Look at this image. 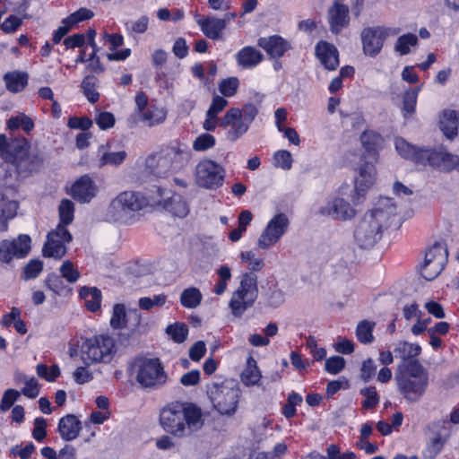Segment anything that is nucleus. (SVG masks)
<instances>
[{
  "mask_svg": "<svg viewBox=\"0 0 459 459\" xmlns=\"http://www.w3.org/2000/svg\"><path fill=\"white\" fill-rule=\"evenodd\" d=\"M396 204L390 197L380 196L365 212L354 230V239L362 248L373 247L397 219Z\"/></svg>",
  "mask_w": 459,
  "mask_h": 459,
  "instance_id": "f257e3e1",
  "label": "nucleus"
},
{
  "mask_svg": "<svg viewBox=\"0 0 459 459\" xmlns=\"http://www.w3.org/2000/svg\"><path fill=\"white\" fill-rule=\"evenodd\" d=\"M160 425L177 438H186L202 429L204 416L201 407L193 403H171L160 412Z\"/></svg>",
  "mask_w": 459,
  "mask_h": 459,
  "instance_id": "f03ea898",
  "label": "nucleus"
},
{
  "mask_svg": "<svg viewBox=\"0 0 459 459\" xmlns=\"http://www.w3.org/2000/svg\"><path fill=\"white\" fill-rule=\"evenodd\" d=\"M141 192L126 190L111 199L103 212V221L117 225H132L139 221V213L149 205Z\"/></svg>",
  "mask_w": 459,
  "mask_h": 459,
  "instance_id": "7ed1b4c3",
  "label": "nucleus"
},
{
  "mask_svg": "<svg viewBox=\"0 0 459 459\" xmlns=\"http://www.w3.org/2000/svg\"><path fill=\"white\" fill-rule=\"evenodd\" d=\"M0 157L13 165L20 174L37 171L42 164L41 156L31 150L30 143L24 137L8 139L0 134Z\"/></svg>",
  "mask_w": 459,
  "mask_h": 459,
  "instance_id": "20e7f679",
  "label": "nucleus"
},
{
  "mask_svg": "<svg viewBox=\"0 0 459 459\" xmlns=\"http://www.w3.org/2000/svg\"><path fill=\"white\" fill-rule=\"evenodd\" d=\"M398 390L409 402L420 400L429 385V372L418 361L402 362L394 377Z\"/></svg>",
  "mask_w": 459,
  "mask_h": 459,
  "instance_id": "39448f33",
  "label": "nucleus"
},
{
  "mask_svg": "<svg viewBox=\"0 0 459 459\" xmlns=\"http://www.w3.org/2000/svg\"><path fill=\"white\" fill-rule=\"evenodd\" d=\"M258 114L255 105L247 103L242 108H230L221 118L220 126L225 129V138L235 143L249 130Z\"/></svg>",
  "mask_w": 459,
  "mask_h": 459,
  "instance_id": "423d86ee",
  "label": "nucleus"
},
{
  "mask_svg": "<svg viewBox=\"0 0 459 459\" xmlns=\"http://www.w3.org/2000/svg\"><path fill=\"white\" fill-rule=\"evenodd\" d=\"M207 395L212 408L222 416H233L238 410L241 391L237 383L225 380L207 387Z\"/></svg>",
  "mask_w": 459,
  "mask_h": 459,
  "instance_id": "0eeeda50",
  "label": "nucleus"
},
{
  "mask_svg": "<svg viewBox=\"0 0 459 459\" xmlns=\"http://www.w3.org/2000/svg\"><path fill=\"white\" fill-rule=\"evenodd\" d=\"M136 382L143 388H157L167 382L168 377L157 358H138L132 364Z\"/></svg>",
  "mask_w": 459,
  "mask_h": 459,
  "instance_id": "6e6552de",
  "label": "nucleus"
},
{
  "mask_svg": "<svg viewBox=\"0 0 459 459\" xmlns=\"http://www.w3.org/2000/svg\"><path fill=\"white\" fill-rule=\"evenodd\" d=\"M352 192L350 187L342 186L336 195L329 197L318 208V214L337 221H350L356 215L355 206L351 201Z\"/></svg>",
  "mask_w": 459,
  "mask_h": 459,
  "instance_id": "1a4fd4ad",
  "label": "nucleus"
},
{
  "mask_svg": "<svg viewBox=\"0 0 459 459\" xmlns=\"http://www.w3.org/2000/svg\"><path fill=\"white\" fill-rule=\"evenodd\" d=\"M82 359L87 363L111 361L116 353V342L108 334L95 335L87 339L82 345Z\"/></svg>",
  "mask_w": 459,
  "mask_h": 459,
  "instance_id": "9d476101",
  "label": "nucleus"
},
{
  "mask_svg": "<svg viewBox=\"0 0 459 459\" xmlns=\"http://www.w3.org/2000/svg\"><path fill=\"white\" fill-rule=\"evenodd\" d=\"M256 276L250 273L242 275L239 286L232 293L229 307L235 317H240L257 298Z\"/></svg>",
  "mask_w": 459,
  "mask_h": 459,
  "instance_id": "9b49d317",
  "label": "nucleus"
},
{
  "mask_svg": "<svg viewBox=\"0 0 459 459\" xmlns=\"http://www.w3.org/2000/svg\"><path fill=\"white\" fill-rule=\"evenodd\" d=\"M194 176L197 186L206 190H216L222 186L226 170L217 161L205 158L197 162Z\"/></svg>",
  "mask_w": 459,
  "mask_h": 459,
  "instance_id": "f8f14e48",
  "label": "nucleus"
},
{
  "mask_svg": "<svg viewBox=\"0 0 459 459\" xmlns=\"http://www.w3.org/2000/svg\"><path fill=\"white\" fill-rule=\"evenodd\" d=\"M289 216L284 212L273 214L259 234L256 247L260 250H269L276 246L290 229Z\"/></svg>",
  "mask_w": 459,
  "mask_h": 459,
  "instance_id": "ddd939ff",
  "label": "nucleus"
},
{
  "mask_svg": "<svg viewBox=\"0 0 459 459\" xmlns=\"http://www.w3.org/2000/svg\"><path fill=\"white\" fill-rule=\"evenodd\" d=\"M398 32V29L383 26L365 28L361 32L363 53L371 57L377 56L382 50L385 40Z\"/></svg>",
  "mask_w": 459,
  "mask_h": 459,
  "instance_id": "4468645a",
  "label": "nucleus"
},
{
  "mask_svg": "<svg viewBox=\"0 0 459 459\" xmlns=\"http://www.w3.org/2000/svg\"><path fill=\"white\" fill-rule=\"evenodd\" d=\"M447 260V250L443 244L433 245L425 254L424 261L420 265V274L427 281L437 277Z\"/></svg>",
  "mask_w": 459,
  "mask_h": 459,
  "instance_id": "2eb2a0df",
  "label": "nucleus"
},
{
  "mask_svg": "<svg viewBox=\"0 0 459 459\" xmlns=\"http://www.w3.org/2000/svg\"><path fill=\"white\" fill-rule=\"evenodd\" d=\"M357 176L354 180L351 201L359 204L364 199L367 192L373 186L377 179V171L372 162L365 161L357 168Z\"/></svg>",
  "mask_w": 459,
  "mask_h": 459,
  "instance_id": "dca6fc26",
  "label": "nucleus"
},
{
  "mask_svg": "<svg viewBox=\"0 0 459 459\" xmlns=\"http://www.w3.org/2000/svg\"><path fill=\"white\" fill-rule=\"evenodd\" d=\"M72 240V236L67 229L61 224L48 233V240L44 246L45 256L60 259L66 253L65 244Z\"/></svg>",
  "mask_w": 459,
  "mask_h": 459,
  "instance_id": "f3484780",
  "label": "nucleus"
},
{
  "mask_svg": "<svg viewBox=\"0 0 459 459\" xmlns=\"http://www.w3.org/2000/svg\"><path fill=\"white\" fill-rule=\"evenodd\" d=\"M30 238L21 234L16 239L4 240L0 244V261L9 263L13 257H23L30 249Z\"/></svg>",
  "mask_w": 459,
  "mask_h": 459,
  "instance_id": "a211bd4d",
  "label": "nucleus"
},
{
  "mask_svg": "<svg viewBox=\"0 0 459 459\" xmlns=\"http://www.w3.org/2000/svg\"><path fill=\"white\" fill-rule=\"evenodd\" d=\"M455 160H457V155L449 153L442 148L425 147L420 165L429 166L440 171H451V166Z\"/></svg>",
  "mask_w": 459,
  "mask_h": 459,
  "instance_id": "6ab92c4d",
  "label": "nucleus"
},
{
  "mask_svg": "<svg viewBox=\"0 0 459 459\" xmlns=\"http://www.w3.org/2000/svg\"><path fill=\"white\" fill-rule=\"evenodd\" d=\"M162 151L174 173L184 169L189 163L192 155L189 147L179 142L172 143Z\"/></svg>",
  "mask_w": 459,
  "mask_h": 459,
  "instance_id": "aec40b11",
  "label": "nucleus"
},
{
  "mask_svg": "<svg viewBox=\"0 0 459 459\" xmlns=\"http://www.w3.org/2000/svg\"><path fill=\"white\" fill-rule=\"evenodd\" d=\"M158 193L160 196V199L156 201L158 205L179 218H184L188 214V204L180 195L160 189L158 190Z\"/></svg>",
  "mask_w": 459,
  "mask_h": 459,
  "instance_id": "412c9836",
  "label": "nucleus"
},
{
  "mask_svg": "<svg viewBox=\"0 0 459 459\" xmlns=\"http://www.w3.org/2000/svg\"><path fill=\"white\" fill-rule=\"evenodd\" d=\"M98 193V186L88 175L82 176L71 187V195L78 202L85 204L93 199Z\"/></svg>",
  "mask_w": 459,
  "mask_h": 459,
  "instance_id": "4be33fe9",
  "label": "nucleus"
},
{
  "mask_svg": "<svg viewBox=\"0 0 459 459\" xmlns=\"http://www.w3.org/2000/svg\"><path fill=\"white\" fill-rule=\"evenodd\" d=\"M257 45L274 59L281 57L291 48V44L279 35L262 37L258 39Z\"/></svg>",
  "mask_w": 459,
  "mask_h": 459,
  "instance_id": "5701e85b",
  "label": "nucleus"
},
{
  "mask_svg": "<svg viewBox=\"0 0 459 459\" xmlns=\"http://www.w3.org/2000/svg\"><path fill=\"white\" fill-rule=\"evenodd\" d=\"M145 170L155 178H166L173 174L163 151L149 155L145 160Z\"/></svg>",
  "mask_w": 459,
  "mask_h": 459,
  "instance_id": "b1692460",
  "label": "nucleus"
},
{
  "mask_svg": "<svg viewBox=\"0 0 459 459\" xmlns=\"http://www.w3.org/2000/svg\"><path fill=\"white\" fill-rule=\"evenodd\" d=\"M195 22L201 31L209 39L218 40L221 39L222 31L226 28V19L216 17L196 16Z\"/></svg>",
  "mask_w": 459,
  "mask_h": 459,
  "instance_id": "393cba45",
  "label": "nucleus"
},
{
  "mask_svg": "<svg viewBox=\"0 0 459 459\" xmlns=\"http://www.w3.org/2000/svg\"><path fill=\"white\" fill-rule=\"evenodd\" d=\"M82 430V422L74 414H67L62 417L57 425V431L65 441L76 439Z\"/></svg>",
  "mask_w": 459,
  "mask_h": 459,
  "instance_id": "a878e982",
  "label": "nucleus"
},
{
  "mask_svg": "<svg viewBox=\"0 0 459 459\" xmlns=\"http://www.w3.org/2000/svg\"><path fill=\"white\" fill-rule=\"evenodd\" d=\"M316 55L327 70H335L339 65L338 50L326 41H320L316 47Z\"/></svg>",
  "mask_w": 459,
  "mask_h": 459,
  "instance_id": "bb28decb",
  "label": "nucleus"
},
{
  "mask_svg": "<svg viewBox=\"0 0 459 459\" xmlns=\"http://www.w3.org/2000/svg\"><path fill=\"white\" fill-rule=\"evenodd\" d=\"M328 19L331 31L336 34L339 33L349 24L348 6L337 2L334 3L329 9Z\"/></svg>",
  "mask_w": 459,
  "mask_h": 459,
  "instance_id": "cd10ccee",
  "label": "nucleus"
},
{
  "mask_svg": "<svg viewBox=\"0 0 459 459\" xmlns=\"http://www.w3.org/2000/svg\"><path fill=\"white\" fill-rule=\"evenodd\" d=\"M102 39L104 43L108 45V48L111 53L107 54V58L109 61H123L126 60L131 54V50L129 48L122 49L118 52H114L117 48L121 47L124 43V38L120 34H108L107 32L103 33Z\"/></svg>",
  "mask_w": 459,
  "mask_h": 459,
  "instance_id": "c85d7f7f",
  "label": "nucleus"
},
{
  "mask_svg": "<svg viewBox=\"0 0 459 459\" xmlns=\"http://www.w3.org/2000/svg\"><path fill=\"white\" fill-rule=\"evenodd\" d=\"M13 381L17 385H22L21 391H19L21 395L22 394L29 399H34L39 396L40 385L36 377L16 371L13 374Z\"/></svg>",
  "mask_w": 459,
  "mask_h": 459,
  "instance_id": "c756f323",
  "label": "nucleus"
},
{
  "mask_svg": "<svg viewBox=\"0 0 459 459\" xmlns=\"http://www.w3.org/2000/svg\"><path fill=\"white\" fill-rule=\"evenodd\" d=\"M394 148L401 157L420 165L425 147L415 146L408 143L403 137H395Z\"/></svg>",
  "mask_w": 459,
  "mask_h": 459,
  "instance_id": "7c9ffc66",
  "label": "nucleus"
},
{
  "mask_svg": "<svg viewBox=\"0 0 459 459\" xmlns=\"http://www.w3.org/2000/svg\"><path fill=\"white\" fill-rule=\"evenodd\" d=\"M237 64L244 68L250 69L255 67L263 60V54L254 47H244L236 54Z\"/></svg>",
  "mask_w": 459,
  "mask_h": 459,
  "instance_id": "2f4dec72",
  "label": "nucleus"
},
{
  "mask_svg": "<svg viewBox=\"0 0 459 459\" xmlns=\"http://www.w3.org/2000/svg\"><path fill=\"white\" fill-rule=\"evenodd\" d=\"M438 126L446 138H455L458 128L457 113L455 110L445 109L439 117Z\"/></svg>",
  "mask_w": 459,
  "mask_h": 459,
  "instance_id": "473e14b6",
  "label": "nucleus"
},
{
  "mask_svg": "<svg viewBox=\"0 0 459 459\" xmlns=\"http://www.w3.org/2000/svg\"><path fill=\"white\" fill-rule=\"evenodd\" d=\"M79 295L84 300L88 310L96 312L100 308L102 295L101 291L96 287L83 286L81 288Z\"/></svg>",
  "mask_w": 459,
  "mask_h": 459,
  "instance_id": "72a5a7b5",
  "label": "nucleus"
},
{
  "mask_svg": "<svg viewBox=\"0 0 459 459\" xmlns=\"http://www.w3.org/2000/svg\"><path fill=\"white\" fill-rule=\"evenodd\" d=\"M421 348L419 344L404 341L398 342L394 349V356L401 359L402 362H410L409 359L418 357Z\"/></svg>",
  "mask_w": 459,
  "mask_h": 459,
  "instance_id": "f704fd0d",
  "label": "nucleus"
},
{
  "mask_svg": "<svg viewBox=\"0 0 459 459\" xmlns=\"http://www.w3.org/2000/svg\"><path fill=\"white\" fill-rule=\"evenodd\" d=\"M18 210V204L15 201L5 199L4 196L0 199V230L7 229L9 220L15 217Z\"/></svg>",
  "mask_w": 459,
  "mask_h": 459,
  "instance_id": "c9c22d12",
  "label": "nucleus"
},
{
  "mask_svg": "<svg viewBox=\"0 0 459 459\" xmlns=\"http://www.w3.org/2000/svg\"><path fill=\"white\" fill-rule=\"evenodd\" d=\"M450 437V433H438L432 437L427 445L423 452L424 457L428 459H434L442 451L444 446L446 444Z\"/></svg>",
  "mask_w": 459,
  "mask_h": 459,
  "instance_id": "e433bc0d",
  "label": "nucleus"
},
{
  "mask_svg": "<svg viewBox=\"0 0 459 459\" xmlns=\"http://www.w3.org/2000/svg\"><path fill=\"white\" fill-rule=\"evenodd\" d=\"M4 79L8 91L12 92H19L27 85L28 74L23 72L14 71L6 74Z\"/></svg>",
  "mask_w": 459,
  "mask_h": 459,
  "instance_id": "4c0bfd02",
  "label": "nucleus"
},
{
  "mask_svg": "<svg viewBox=\"0 0 459 459\" xmlns=\"http://www.w3.org/2000/svg\"><path fill=\"white\" fill-rule=\"evenodd\" d=\"M261 372L257 367V363L253 357H248L247 366L241 374V381L246 385H254L261 379Z\"/></svg>",
  "mask_w": 459,
  "mask_h": 459,
  "instance_id": "58836bf2",
  "label": "nucleus"
},
{
  "mask_svg": "<svg viewBox=\"0 0 459 459\" xmlns=\"http://www.w3.org/2000/svg\"><path fill=\"white\" fill-rule=\"evenodd\" d=\"M203 299V295L199 289L195 287H190L185 289L179 298V301L182 307L193 309L196 308Z\"/></svg>",
  "mask_w": 459,
  "mask_h": 459,
  "instance_id": "ea45409f",
  "label": "nucleus"
},
{
  "mask_svg": "<svg viewBox=\"0 0 459 459\" xmlns=\"http://www.w3.org/2000/svg\"><path fill=\"white\" fill-rule=\"evenodd\" d=\"M100 166H118L122 164L127 157L126 151L121 150L118 152L105 151L104 146L100 149Z\"/></svg>",
  "mask_w": 459,
  "mask_h": 459,
  "instance_id": "a19ab883",
  "label": "nucleus"
},
{
  "mask_svg": "<svg viewBox=\"0 0 459 459\" xmlns=\"http://www.w3.org/2000/svg\"><path fill=\"white\" fill-rule=\"evenodd\" d=\"M360 141L368 152H377L383 144V137L373 130H366L360 136Z\"/></svg>",
  "mask_w": 459,
  "mask_h": 459,
  "instance_id": "79ce46f5",
  "label": "nucleus"
},
{
  "mask_svg": "<svg viewBox=\"0 0 459 459\" xmlns=\"http://www.w3.org/2000/svg\"><path fill=\"white\" fill-rule=\"evenodd\" d=\"M167 111L163 108H153L143 112L140 119L148 126L160 125L165 121Z\"/></svg>",
  "mask_w": 459,
  "mask_h": 459,
  "instance_id": "37998d69",
  "label": "nucleus"
},
{
  "mask_svg": "<svg viewBox=\"0 0 459 459\" xmlns=\"http://www.w3.org/2000/svg\"><path fill=\"white\" fill-rule=\"evenodd\" d=\"M418 44V37L412 33H407L400 36L394 45L395 52L401 56L407 55L411 52V48Z\"/></svg>",
  "mask_w": 459,
  "mask_h": 459,
  "instance_id": "c03bdc74",
  "label": "nucleus"
},
{
  "mask_svg": "<svg viewBox=\"0 0 459 459\" xmlns=\"http://www.w3.org/2000/svg\"><path fill=\"white\" fill-rule=\"evenodd\" d=\"M375 323L368 320L360 321L356 327L357 339L364 344L371 343L374 341L373 329Z\"/></svg>",
  "mask_w": 459,
  "mask_h": 459,
  "instance_id": "a18cd8bd",
  "label": "nucleus"
},
{
  "mask_svg": "<svg viewBox=\"0 0 459 459\" xmlns=\"http://www.w3.org/2000/svg\"><path fill=\"white\" fill-rule=\"evenodd\" d=\"M82 92L87 100L95 103L100 99V94L97 91V79L93 76H86L81 84Z\"/></svg>",
  "mask_w": 459,
  "mask_h": 459,
  "instance_id": "49530a36",
  "label": "nucleus"
},
{
  "mask_svg": "<svg viewBox=\"0 0 459 459\" xmlns=\"http://www.w3.org/2000/svg\"><path fill=\"white\" fill-rule=\"evenodd\" d=\"M419 90L408 89L403 95V117L411 116L415 112Z\"/></svg>",
  "mask_w": 459,
  "mask_h": 459,
  "instance_id": "de8ad7c7",
  "label": "nucleus"
},
{
  "mask_svg": "<svg viewBox=\"0 0 459 459\" xmlns=\"http://www.w3.org/2000/svg\"><path fill=\"white\" fill-rule=\"evenodd\" d=\"M216 144L215 137L209 133H202L193 142V150L197 152L212 149Z\"/></svg>",
  "mask_w": 459,
  "mask_h": 459,
  "instance_id": "09e8293b",
  "label": "nucleus"
},
{
  "mask_svg": "<svg viewBox=\"0 0 459 459\" xmlns=\"http://www.w3.org/2000/svg\"><path fill=\"white\" fill-rule=\"evenodd\" d=\"M166 333L175 342L182 343L187 337L188 328L186 324L176 322L167 326Z\"/></svg>",
  "mask_w": 459,
  "mask_h": 459,
  "instance_id": "8fccbe9b",
  "label": "nucleus"
},
{
  "mask_svg": "<svg viewBox=\"0 0 459 459\" xmlns=\"http://www.w3.org/2000/svg\"><path fill=\"white\" fill-rule=\"evenodd\" d=\"M20 126L22 128L24 132L29 133L33 129L34 123L28 116L22 113L8 119V129L15 130L18 129Z\"/></svg>",
  "mask_w": 459,
  "mask_h": 459,
  "instance_id": "3c124183",
  "label": "nucleus"
},
{
  "mask_svg": "<svg viewBox=\"0 0 459 459\" xmlns=\"http://www.w3.org/2000/svg\"><path fill=\"white\" fill-rule=\"evenodd\" d=\"M239 258L241 263L247 264L248 269L251 272L261 271L264 267L263 259L256 256L252 250L242 251L239 254Z\"/></svg>",
  "mask_w": 459,
  "mask_h": 459,
  "instance_id": "603ef678",
  "label": "nucleus"
},
{
  "mask_svg": "<svg viewBox=\"0 0 459 459\" xmlns=\"http://www.w3.org/2000/svg\"><path fill=\"white\" fill-rule=\"evenodd\" d=\"M167 303V295L158 294L153 297H143L138 300L141 309L151 310L154 307H161Z\"/></svg>",
  "mask_w": 459,
  "mask_h": 459,
  "instance_id": "864d4df0",
  "label": "nucleus"
},
{
  "mask_svg": "<svg viewBox=\"0 0 459 459\" xmlns=\"http://www.w3.org/2000/svg\"><path fill=\"white\" fill-rule=\"evenodd\" d=\"M74 205L71 200L64 199L59 204V218L61 225L65 227L74 220Z\"/></svg>",
  "mask_w": 459,
  "mask_h": 459,
  "instance_id": "5fc2aeb1",
  "label": "nucleus"
},
{
  "mask_svg": "<svg viewBox=\"0 0 459 459\" xmlns=\"http://www.w3.org/2000/svg\"><path fill=\"white\" fill-rule=\"evenodd\" d=\"M21 393L13 388L6 389L2 395L0 401V412L9 411L13 404L19 400Z\"/></svg>",
  "mask_w": 459,
  "mask_h": 459,
  "instance_id": "6e6d98bb",
  "label": "nucleus"
},
{
  "mask_svg": "<svg viewBox=\"0 0 459 459\" xmlns=\"http://www.w3.org/2000/svg\"><path fill=\"white\" fill-rule=\"evenodd\" d=\"M288 446L284 442L276 444L270 451L257 452L255 459H281L287 453Z\"/></svg>",
  "mask_w": 459,
  "mask_h": 459,
  "instance_id": "4d7b16f0",
  "label": "nucleus"
},
{
  "mask_svg": "<svg viewBox=\"0 0 459 459\" xmlns=\"http://www.w3.org/2000/svg\"><path fill=\"white\" fill-rule=\"evenodd\" d=\"M37 375L47 380L48 382H54L60 376V368L57 365H52L48 368L46 364H38L36 367Z\"/></svg>",
  "mask_w": 459,
  "mask_h": 459,
  "instance_id": "13d9d810",
  "label": "nucleus"
},
{
  "mask_svg": "<svg viewBox=\"0 0 459 459\" xmlns=\"http://www.w3.org/2000/svg\"><path fill=\"white\" fill-rule=\"evenodd\" d=\"M273 166L276 168H280L283 170H289L292 166V156L291 153L286 150H279L274 152L273 157Z\"/></svg>",
  "mask_w": 459,
  "mask_h": 459,
  "instance_id": "bf43d9fd",
  "label": "nucleus"
},
{
  "mask_svg": "<svg viewBox=\"0 0 459 459\" xmlns=\"http://www.w3.org/2000/svg\"><path fill=\"white\" fill-rule=\"evenodd\" d=\"M59 272L61 276L69 283H74L80 278V272L69 260H66L62 264Z\"/></svg>",
  "mask_w": 459,
  "mask_h": 459,
  "instance_id": "052dcab7",
  "label": "nucleus"
},
{
  "mask_svg": "<svg viewBox=\"0 0 459 459\" xmlns=\"http://www.w3.org/2000/svg\"><path fill=\"white\" fill-rule=\"evenodd\" d=\"M110 325L114 329H122L126 326V307L123 304H116L113 307Z\"/></svg>",
  "mask_w": 459,
  "mask_h": 459,
  "instance_id": "680f3d73",
  "label": "nucleus"
},
{
  "mask_svg": "<svg viewBox=\"0 0 459 459\" xmlns=\"http://www.w3.org/2000/svg\"><path fill=\"white\" fill-rule=\"evenodd\" d=\"M93 16V12L88 8H80L67 18L63 20V23L69 24L71 27L75 26L79 22L89 20Z\"/></svg>",
  "mask_w": 459,
  "mask_h": 459,
  "instance_id": "e2e57ef3",
  "label": "nucleus"
},
{
  "mask_svg": "<svg viewBox=\"0 0 459 459\" xmlns=\"http://www.w3.org/2000/svg\"><path fill=\"white\" fill-rule=\"evenodd\" d=\"M238 79L237 77H229L223 79L218 86L219 91L223 97H232L236 94L238 88Z\"/></svg>",
  "mask_w": 459,
  "mask_h": 459,
  "instance_id": "0e129e2a",
  "label": "nucleus"
},
{
  "mask_svg": "<svg viewBox=\"0 0 459 459\" xmlns=\"http://www.w3.org/2000/svg\"><path fill=\"white\" fill-rule=\"evenodd\" d=\"M345 359L341 356H332L325 360V368L331 375H337L345 368Z\"/></svg>",
  "mask_w": 459,
  "mask_h": 459,
  "instance_id": "69168bd1",
  "label": "nucleus"
},
{
  "mask_svg": "<svg viewBox=\"0 0 459 459\" xmlns=\"http://www.w3.org/2000/svg\"><path fill=\"white\" fill-rule=\"evenodd\" d=\"M149 22V17L143 15L134 21L127 22L126 28L133 33L143 34L148 30Z\"/></svg>",
  "mask_w": 459,
  "mask_h": 459,
  "instance_id": "338daca9",
  "label": "nucleus"
},
{
  "mask_svg": "<svg viewBox=\"0 0 459 459\" xmlns=\"http://www.w3.org/2000/svg\"><path fill=\"white\" fill-rule=\"evenodd\" d=\"M32 437L38 441L42 442L47 437V420L42 417H38L33 422Z\"/></svg>",
  "mask_w": 459,
  "mask_h": 459,
  "instance_id": "774afa93",
  "label": "nucleus"
}]
</instances>
